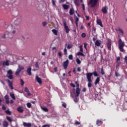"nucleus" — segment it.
<instances>
[{
	"label": "nucleus",
	"mask_w": 127,
	"mask_h": 127,
	"mask_svg": "<svg viewBox=\"0 0 127 127\" xmlns=\"http://www.w3.org/2000/svg\"><path fill=\"white\" fill-rule=\"evenodd\" d=\"M119 49L121 52H124V47H125V42H123L122 39H119Z\"/></svg>",
	"instance_id": "obj_1"
},
{
	"label": "nucleus",
	"mask_w": 127,
	"mask_h": 127,
	"mask_svg": "<svg viewBox=\"0 0 127 127\" xmlns=\"http://www.w3.org/2000/svg\"><path fill=\"white\" fill-rule=\"evenodd\" d=\"M98 3L99 0H90L88 4H90L91 7H95Z\"/></svg>",
	"instance_id": "obj_2"
},
{
	"label": "nucleus",
	"mask_w": 127,
	"mask_h": 127,
	"mask_svg": "<svg viewBox=\"0 0 127 127\" xmlns=\"http://www.w3.org/2000/svg\"><path fill=\"white\" fill-rule=\"evenodd\" d=\"M17 21H18V20H16V21H14V24L12 25L11 27L10 26H8L9 28H11V30L10 31V33L12 34H14L16 31H15V24H17Z\"/></svg>",
	"instance_id": "obj_3"
},
{
	"label": "nucleus",
	"mask_w": 127,
	"mask_h": 127,
	"mask_svg": "<svg viewBox=\"0 0 127 127\" xmlns=\"http://www.w3.org/2000/svg\"><path fill=\"white\" fill-rule=\"evenodd\" d=\"M75 84L76 85V89L75 90V93H76V96H80V93L81 92V89L79 87H80V85L78 83L77 81H75Z\"/></svg>",
	"instance_id": "obj_4"
},
{
	"label": "nucleus",
	"mask_w": 127,
	"mask_h": 127,
	"mask_svg": "<svg viewBox=\"0 0 127 127\" xmlns=\"http://www.w3.org/2000/svg\"><path fill=\"white\" fill-rule=\"evenodd\" d=\"M22 70H24V67L21 65H19L18 68L15 72V75H16V76H19V73H20V71H22Z\"/></svg>",
	"instance_id": "obj_5"
},
{
	"label": "nucleus",
	"mask_w": 127,
	"mask_h": 127,
	"mask_svg": "<svg viewBox=\"0 0 127 127\" xmlns=\"http://www.w3.org/2000/svg\"><path fill=\"white\" fill-rule=\"evenodd\" d=\"M7 77L10 80H12L13 79V76L12 75V70L11 69H9L7 71Z\"/></svg>",
	"instance_id": "obj_6"
},
{
	"label": "nucleus",
	"mask_w": 127,
	"mask_h": 127,
	"mask_svg": "<svg viewBox=\"0 0 127 127\" xmlns=\"http://www.w3.org/2000/svg\"><path fill=\"white\" fill-rule=\"evenodd\" d=\"M86 78L88 81H92V76H93V72H88L86 74Z\"/></svg>",
	"instance_id": "obj_7"
},
{
	"label": "nucleus",
	"mask_w": 127,
	"mask_h": 127,
	"mask_svg": "<svg viewBox=\"0 0 127 127\" xmlns=\"http://www.w3.org/2000/svg\"><path fill=\"white\" fill-rule=\"evenodd\" d=\"M63 65L64 69L66 70V69H67V67H68V65H69V60H66V61L63 63Z\"/></svg>",
	"instance_id": "obj_8"
},
{
	"label": "nucleus",
	"mask_w": 127,
	"mask_h": 127,
	"mask_svg": "<svg viewBox=\"0 0 127 127\" xmlns=\"http://www.w3.org/2000/svg\"><path fill=\"white\" fill-rule=\"evenodd\" d=\"M17 112H18V113H20L21 114L24 112V110H23V107H18L17 108Z\"/></svg>",
	"instance_id": "obj_9"
},
{
	"label": "nucleus",
	"mask_w": 127,
	"mask_h": 127,
	"mask_svg": "<svg viewBox=\"0 0 127 127\" xmlns=\"http://www.w3.org/2000/svg\"><path fill=\"white\" fill-rule=\"evenodd\" d=\"M36 81L39 83V84H42V80H41V78H40L38 76H36Z\"/></svg>",
	"instance_id": "obj_10"
},
{
	"label": "nucleus",
	"mask_w": 127,
	"mask_h": 127,
	"mask_svg": "<svg viewBox=\"0 0 127 127\" xmlns=\"http://www.w3.org/2000/svg\"><path fill=\"white\" fill-rule=\"evenodd\" d=\"M64 27L66 33H69V31H70V29H69V27L68 26H66V23H64Z\"/></svg>",
	"instance_id": "obj_11"
},
{
	"label": "nucleus",
	"mask_w": 127,
	"mask_h": 127,
	"mask_svg": "<svg viewBox=\"0 0 127 127\" xmlns=\"http://www.w3.org/2000/svg\"><path fill=\"white\" fill-rule=\"evenodd\" d=\"M101 44H102V41H101V40H97L95 43V45L96 46H101Z\"/></svg>",
	"instance_id": "obj_12"
},
{
	"label": "nucleus",
	"mask_w": 127,
	"mask_h": 127,
	"mask_svg": "<svg viewBox=\"0 0 127 127\" xmlns=\"http://www.w3.org/2000/svg\"><path fill=\"white\" fill-rule=\"evenodd\" d=\"M7 82L8 83V86L9 88H10L11 90H13V87L12 86V82L10 81V80H8Z\"/></svg>",
	"instance_id": "obj_13"
},
{
	"label": "nucleus",
	"mask_w": 127,
	"mask_h": 127,
	"mask_svg": "<svg viewBox=\"0 0 127 127\" xmlns=\"http://www.w3.org/2000/svg\"><path fill=\"white\" fill-rule=\"evenodd\" d=\"M76 92L74 93V97H73V101L74 102H75V103H77L78 101H79V98H78V97H79V96H76Z\"/></svg>",
	"instance_id": "obj_14"
},
{
	"label": "nucleus",
	"mask_w": 127,
	"mask_h": 127,
	"mask_svg": "<svg viewBox=\"0 0 127 127\" xmlns=\"http://www.w3.org/2000/svg\"><path fill=\"white\" fill-rule=\"evenodd\" d=\"M74 3L76 6H80V1L79 0H74Z\"/></svg>",
	"instance_id": "obj_15"
},
{
	"label": "nucleus",
	"mask_w": 127,
	"mask_h": 127,
	"mask_svg": "<svg viewBox=\"0 0 127 127\" xmlns=\"http://www.w3.org/2000/svg\"><path fill=\"white\" fill-rule=\"evenodd\" d=\"M27 72L28 73V75L29 76H31L32 73H31V67H29L27 69Z\"/></svg>",
	"instance_id": "obj_16"
},
{
	"label": "nucleus",
	"mask_w": 127,
	"mask_h": 127,
	"mask_svg": "<svg viewBox=\"0 0 127 127\" xmlns=\"http://www.w3.org/2000/svg\"><path fill=\"white\" fill-rule=\"evenodd\" d=\"M118 31L119 32V34H118L119 36H123L124 35V31L122 30V29H119Z\"/></svg>",
	"instance_id": "obj_17"
},
{
	"label": "nucleus",
	"mask_w": 127,
	"mask_h": 127,
	"mask_svg": "<svg viewBox=\"0 0 127 127\" xmlns=\"http://www.w3.org/2000/svg\"><path fill=\"white\" fill-rule=\"evenodd\" d=\"M41 109L44 112H48V108L46 107L45 106H41Z\"/></svg>",
	"instance_id": "obj_18"
},
{
	"label": "nucleus",
	"mask_w": 127,
	"mask_h": 127,
	"mask_svg": "<svg viewBox=\"0 0 127 127\" xmlns=\"http://www.w3.org/2000/svg\"><path fill=\"white\" fill-rule=\"evenodd\" d=\"M111 45H112V43H111V42H109L107 44V47H108V50H109V51H111V50H112V48H111Z\"/></svg>",
	"instance_id": "obj_19"
},
{
	"label": "nucleus",
	"mask_w": 127,
	"mask_h": 127,
	"mask_svg": "<svg viewBox=\"0 0 127 127\" xmlns=\"http://www.w3.org/2000/svg\"><path fill=\"white\" fill-rule=\"evenodd\" d=\"M102 11L103 12V13H108V9H107V7H102Z\"/></svg>",
	"instance_id": "obj_20"
},
{
	"label": "nucleus",
	"mask_w": 127,
	"mask_h": 127,
	"mask_svg": "<svg viewBox=\"0 0 127 127\" xmlns=\"http://www.w3.org/2000/svg\"><path fill=\"white\" fill-rule=\"evenodd\" d=\"M97 23L99 25H100L101 27H103V24H102V21L100 19H97Z\"/></svg>",
	"instance_id": "obj_21"
},
{
	"label": "nucleus",
	"mask_w": 127,
	"mask_h": 127,
	"mask_svg": "<svg viewBox=\"0 0 127 127\" xmlns=\"http://www.w3.org/2000/svg\"><path fill=\"white\" fill-rule=\"evenodd\" d=\"M52 31L53 32V33H54V34H55V35H58V31H57L56 29H53V30H52Z\"/></svg>",
	"instance_id": "obj_22"
},
{
	"label": "nucleus",
	"mask_w": 127,
	"mask_h": 127,
	"mask_svg": "<svg viewBox=\"0 0 127 127\" xmlns=\"http://www.w3.org/2000/svg\"><path fill=\"white\" fill-rule=\"evenodd\" d=\"M100 83V77H97L95 81V85H98Z\"/></svg>",
	"instance_id": "obj_23"
},
{
	"label": "nucleus",
	"mask_w": 127,
	"mask_h": 127,
	"mask_svg": "<svg viewBox=\"0 0 127 127\" xmlns=\"http://www.w3.org/2000/svg\"><path fill=\"white\" fill-rule=\"evenodd\" d=\"M63 7L65 10L68 9V8H69V5L66 4H63Z\"/></svg>",
	"instance_id": "obj_24"
},
{
	"label": "nucleus",
	"mask_w": 127,
	"mask_h": 127,
	"mask_svg": "<svg viewBox=\"0 0 127 127\" xmlns=\"http://www.w3.org/2000/svg\"><path fill=\"white\" fill-rule=\"evenodd\" d=\"M103 124V121L98 120L96 122V125L97 126H101Z\"/></svg>",
	"instance_id": "obj_25"
},
{
	"label": "nucleus",
	"mask_w": 127,
	"mask_h": 127,
	"mask_svg": "<svg viewBox=\"0 0 127 127\" xmlns=\"http://www.w3.org/2000/svg\"><path fill=\"white\" fill-rule=\"evenodd\" d=\"M3 66H8L9 65V63H8V61H6L3 62Z\"/></svg>",
	"instance_id": "obj_26"
},
{
	"label": "nucleus",
	"mask_w": 127,
	"mask_h": 127,
	"mask_svg": "<svg viewBox=\"0 0 127 127\" xmlns=\"http://www.w3.org/2000/svg\"><path fill=\"white\" fill-rule=\"evenodd\" d=\"M77 56H84V54L82 52H78L76 53Z\"/></svg>",
	"instance_id": "obj_27"
},
{
	"label": "nucleus",
	"mask_w": 127,
	"mask_h": 127,
	"mask_svg": "<svg viewBox=\"0 0 127 127\" xmlns=\"http://www.w3.org/2000/svg\"><path fill=\"white\" fill-rule=\"evenodd\" d=\"M10 96L13 100H15V96H14V94L11 92L10 93Z\"/></svg>",
	"instance_id": "obj_28"
},
{
	"label": "nucleus",
	"mask_w": 127,
	"mask_h": 127,
	"mask_svg": "<svg viewBox=\"0 0 127 127\" xmlns=\"http://www.w3.org/2000/svg\"><path fill=\"white\" fill-rule=\"evenodd\" d=\"M74 13V9L70 8L69 10V14L70 15H73V14Z\"/></svg>",
	"instance_id": "obj_29"
},
{
	"label": "nucleus",
	"mask_w": 127,
	"mask_h": 127,
	"mask_svg": "<svg viewBox=\"0 0 127 127\" xmlns=\"http://www.w3.org/2000/svg\"><path fill=\"white\" fill-rule=\"evenodd\" d=\"M8 126V123H7V122L4 121L3 123V126L4 127H7Z\"/></svg>",
	"instance_id": "obj_30"
},
{
	"label": "nucleus",
	"mask_w": 127,
	"mask_h": 127,
	"mask_svg": "<svg viewBox=\"0 0 127 127\" xmlns=\"http://www.w3.org/2000/svg\"><path fill=\"white\" fill-rule=\"evenodd\" d=\"M88 84H87V86L88 87V88H91L92 87V81H88Z\"/></svg>",
	"instance_id": "obj_31"
},
{
	"label": "nucleus",
	"mask_w": 127,
	"mask_h": 127,
	"mask_svg": "<svg viewBox=\"0 0 127 127\" xmlns=\"http://www.w3.org/2000/svg\"><path fill=\"white\" fill-rule=\"evenodd\" d=\"M76 62L77 63V64H81V61L80 60V59H79V58H77L76 59Z\"/></svg>",
	"instance_id": "obj_32"
},
{
	"label": "nucleus",
	"mask_w": 127,
	"mask_h": 127,
	"mask_svg": "<svg viewBox=\"0 0 127 127\" xmlns=\"http://www.w3.org/2000/svg\"><path fill=\"white\" fill-rule=\"evenodd\" d=\"M74 20H75V22H78L79 21V18H78V17H77L76 16H75Z\"/></svg>",
	"instance_id": "obj_33"
},
{
	"label": "nucleus",
	"mask_w": 127,
	"mask_h": 127,
	"mask_svg": "<svg viewBox=\"0 0 127 127\" xmlns=\"http://www.w3.org/2000/svg\"><path fill=\"white\" fill-rule=\"evenodd\" d=\"M6 120H7V121H8V122H10V123H11V122H12V120H11V118H10V117H9L7 116Z\"/></svg>",
	"instance_id": "obj_34"
},
{
	"label": "nucleus",
	"mask_w": 127,
	"mask_h": 127,
	"mask_svg": "<svg viewBox=\"0 0 127 127\" xmlns=\"http://www.w3.org/2000/svg\"><path fill=\"white\" fill-rule=\"evenodd\" d=\"M21 86H23L24 85V81L22 79H20Z\"/></svg>",
	"instance_id": "obj_35"
},
{
	"label": "nucleus",
	"mask_w": 127,
	"mask_h": 127,
	"mask_svg": "<svg viewBox=\"0 0 127 127\" xmlns=\"http://www.w3.org/2000/svg\"><path fill=\"white\" fill-rule=\"evenodd\" d=\"M84 46L85 49H86V51H87V46H88V43H84Z\"/></svg>",
	"instance_id": "obj_36"
},
{
	"label": "nucleus",
	"mask_w": 127,
	"mask_h": 127,
	"mask_svg": "<svg viewBox=\"0 0 127 127\" xmlns=\"http://www.w3.org/2000/svg\"><path fill=\"white\" fill-rule=\"evenodd\" d=\"M68 59H69V60H73V55H69Z\"/></svg>",
	"instance_id": "obj_37"
},
{
	"label": "nucleus",
	"mask_w": 127,
	"mask_h": 127,
	"mask_svg": "<svg viewBox=\"0 0 127 127\" xmlns=\"http://www.w3.org/2000/svg\"><path fill=\"white\" fill-rule=\"evenodd\" d=\"M93 74H94V76H95V77H98V73H97V71L93 72Z\"/></svg>",
	"instance_id": "obj_38"
},
{
	"label": "nucleus",
	"mask_w": 127,
	"mask_h": 127,
	"mask_svg": "<svg viewBox=\"0 0 127 127\" xmlns=\"http://www.w3.org/2000/svg\"><path fill=\"white\" fill-rule=\"evenodd\" d=\"M79 49H80V52H83V45H81L80 46H79Z\"/></svg>",
	"instance_id": "obj_39"
},
{
	"label": "nucleus",
	"mask_w": 127,
	"mask_h": 127,
	"mask_svg": "<svg viewBox=\"0 0 127 127\" xmlns=\"http://www.w3.org/2000/svg\"><path fill=\"white\" fill-rule=\"evenodd\" d=\"M42 24V26L44 27L46 26V25H47V23L46 22H43Z\"/></svg>",
	"instance_id": "obj_40"
},
{
	"label": "nucleus",
	"mask_w": 127,
	"mask_h": 127,
	"mask_svg": "<svg viewBox=\"0 0 127 127\" xmlns=\"http://www.w3.org/2000/svg\"><path fill=\"white\" fill-rule=\"evenodd\" d=\"M72 47H73V45H68L67 48V49H71V48H72Z\"/></svg>",
	"instance_id": "obj_41"
},
{
	"label": "nucleus",
	"mask_w": 127,
	"mask_h": 127,
	"mask_svg": "<svg viewBox=\"0 0 127 127\" xmlns=\"http://www.w3.org/2000/svg\"><path fill=\"white\" fill-rule=\"evenodd\" d=\"M81 37H82V38H85V37H86V33H82Z\"/></svg>",
	"instance_id": "obj_42"
},
{
	"label": "nucleus",
	"mask_w": 127,
	"mask_h": 127,
	"mask_svg": "<svg viewBox=\"0 0 127 127\" xmlns=\"http://www.w3.org/2000/svg\"><path fill=\"white\" fill-rule=\"evenodd\" d=\"M27 108H31V104L30 103H27Z\"/></svg>",
	"instance_id": "obj_43"
},
{
	"label": "nucleus",
	"mask_w": 127,
	"mask_h": 127,
	"mask_svg": "<svg viewBox=\"0 0 127 127\" xmlns=\"http://www.w3.org/2000/svg\"><path fill=\"white\" fill-rule=\"evenodd\" d=\"M24 91L26 92V93H27V92H29V89H28V88L27 87H25Z\"/></svg>",
	"instance_id": "obj_44"
},
{
	"label": "nucleus",
	"mask_w": 127,
	"mask_h": 127,
	"mask_svg": "<svg viewBox=\"0 0 127 127\" xmlns=\"http://www.w3.org/2000/svg\"><path fill=\"white\" fill-rule=\"evenodd\" d=\"M64 54L65 55H67V49L65 48L64 50Z\"/></svg>",
	"instance_id": "obj_45"
},
{
	"label": "nucleus",
	"mask_w": 127,
	"mask_h": 127,
	"mask_svg": "<svg viewBox=\"0 0 127 127\" xmlns=\"http://www.w3.org/2000/svg\"><path fill=\"white\" fill-rule=\"evenodd\" d=\"M35 67L36 68H39V65H38V62H36L35 64Z\"/></svg>",
	"instance_id": "obj_46"
},
{
	"label": "nucleus",
	"mask_w": 127,
	"mask_h": 127,
	"mask_svg": "<svg viewBox=\"0 0 127 127\" xmlns=\"http://www.w3.org/2000/svg\"><path fill=\"white\" fill-rule=\"evenodd\" d=\"M5 113H6V114H7L8 115H10V114H11L10 111H9V110H6Z\"/></svg>",
	"instance_id": "obj_47"
},
{
	"label": "nucleus",
	"mask_w": 127,
	"mask_h": 127,
	"mask_svg": "<svg viewBox=\"0 0 127 127\" xmlns=\"http://www.w3.org/2000/svg\"><path fill=\"white\" fill-rule=\"evenodd\" d=\"M101 74H102V75L105 74V71H104V69H103V68H101Z\"/></svg>",
	"instance_id": "obj_48"
},
{
	"label": "nucleus",
	"mask_w": 127,
	"mask_h": 127,
	"mask_svg": "<svg viewBox=\"0 0 127 127\" xmlns=\"http://www.w3.org/2000/svg\"><path fill=\"white\" fill-rule=\"evenodd\" d=\"M80 122H79L78 121H75V125H80Z\"/></svg>",
	"instance_id": "obj_49"
},
{
	"label": "nucleus",
	"mask_w": 127,
	"mask_h": 127,
	"mask_svg": "<svg viewBox=\"0 0 127 127\" xmlns=\"http://www.w3.org/2000/svg\"><path fill=\"white\" fill-rule=\"evenodd\" d=\"M77 71L78 72H81V67H78L77 68Z\"/></svg>",
	"instance_id": "obj_50"
},
{
	"label": "nucleus",
	"mask_w": 127,
	"mask_h": 127,
	"mask_svg": "<svg viewBox=\"0 0 127 127\" xmlns=\"http://www.w3.org/2000/svg\"><path fill=\"white\" fill-rule=\"evenodd\" d=\"M52 2L53 5H56V4H55V0H52Z\"/></svg>",
	"instance_id": "obj_51"
},
{
	"label": "nucleus",
	"mask_w": 127,
	"mask_h": 127,
	"mask_svg": "<svg viewBox=\"0 0 127 127\" xmlns=\"http://www.w3.org/2000/svg\"><path fill=\"white\" fill-rule=\"evenodd\" d=\"M81 5L83 10H85V5L84 4H82Z\"/></svg>",
	"instance_id": "obj_52"
},
{
	"label": "nucleus",
	"mask_w": 127,
	"mask_h": 127,
	"mask_svg": "<svg viewBox=\"0 0 127 127\" xmlns=\"http://www.w3.org/2000/svg\"><path fill=\"white\" fill-rule=\"evenodd\" d=\"M120 60H121V57H117V62H119V61H120Z\"/></svg>",
	"instance_id": "obj_53"
},
{
	"label": "nucleus",
	"mask_w": 127,
	"mask_h": 127,
	"mask_svg": "<svg viewBox=\"0 0 127 127\" xmlns=\"http://www.w3.org/2000/svg\"><path fill=\"white\" fill-rule=\"evenodd\" d=\"M62 106H63V107H64V108H66V103H63Z\"/></svg>",
	"instance_id": "obj_54"
},
{
	"label": "nucleus",
	"mask_w": 127,
	"mask_h": 127,
	"mask_svg": "<svg viewBox=\"0 0 127 127\" xmlns=\"http://www.w3.org/2000/svg\"><path fill=\"white\" fill-rule=\"evenodd\" d=\"M4 98H5V100H8V99H9L8 95H5Z\"/></svg>",
	"instance_id": "obj_55"
},
{
	"label": "nucleus",
	"mask_w": 127,
	"mask_h": 127,
	"mask_svg": "<svg viewBox=\"0 0 127 127\" xmlns=\"http://www.w3.org/2000/svg\"><path fill=\"white\" fill-rule=\"evenodd\" d=\"M6 109V108L5 107V106H4V105H2V110H5Z\"/></svg>",
	"instance_id": "obj_56"
},
{
	"label": "nucleus",
	"mask_w": 127,
	"mask_h": 127,
	"mask_svg": "<svg viewBox=\"0 0 127 127\" xmlns=\"http://www.w3.org/2000/svg\"><path fill=\"white\" fill-rule=\"evenodd\" d=\"M58 55L60 57H61L62 56V53L61 52H59Z\"/></svg>",
	"instance_id": "obj_57"
},
{
	"label": "nucleus",
	"mask_w": 127,
	"mask_h": 127,
	"mask_svg": "<svg viewBox=\"0 0 127 127\" xmlns=\"http://www.w3.org/2000/svg\"><path fill=\"white\" fill-rule=\"evenodd\" d=\"M70 86H71V87H73V88H75L76 87V85H75L73 83H71L70 84Z\"/></svg>",
	"instance_id": "obj_58"
},
{
	"label": "nucleus",
	"mask_w": 127,
	"mask_h": 127,
	"mask_svg": "<svg viewBox=\"0 0 127 127\" xmlns=\"http://www.w3.org/2000/svg\"><path fill=\"white\" fill-rule=\"evenodd\" d=\"M52 49H53V50H56V52H57V50L56 47H53L52 48Z\"/></svg>",
	"instance_id": "obj_59"
},
{
	"label": "nucleus",
	"mask_w": 127,
	"mask_h": 127,
	"mask_svg": "<svg viewBox=\"0 0 127 127\" xmlns=\"http://www.w3.org/2000/svg\"><path fill=\"white\" fill-rule=\"evenodd\" d=\"M27 96H31V93H30V92H27Z\"/></svg>",
	"instance_id": "obj_60"
},
{
	"label": "nucleus",
	"mask_w": 127,
	"mask_h": 127,
	"mask_svg": "<svg viewBox=\"0 0 127 127\" xmlns=\"http://www.w3.org/2000/svg\"><path fill=\"white\" fill-rule=\"evenodd\" d=\"M86 91H87V89H86V88H84L82 89V92H86Z\"/></svg>",
	"instance_id": "obj_61"
},
{
	"label": "nucleus",
	"mask_w": 127,
	"mask_h": 127,
	"mask_svg": "<svg viewBox=\"0 0 127 127\" xmlns=\"http://www.w3.org/2000/svg\"><path fill=\"white\" fill-rule=\"evenodd\" d=\"M85 17L87 20H89V19H90V17H89V16H86Z\"/></svg>",
	"instance_id": "obj_62"
},
{
	"label": "nucleus",
	"mask_w": 127,
	"mask_h": 127,
	"mask_svg": "<svg viewBox=\"0 0 127 127\" xmlns=\"http://www.w3.org/2000/svg\"><path fill=\"white\" fill-rule=\"evenodd\" d=\"M6 104H9V101L8 99H6Z\"/></svg>",
	"instance_id": "obj_63"
},
{
	"label": "nucleus",
	"mask_w": 127,
	"mask_h": 127,
	"mask_svg": "<svg viewBox=\"0 0 127 127\" xmlns=\"http://www.w3.org/2000/svg\"><path fill=\"white\" fill-rule=\"evenodd\" d=\"M118 64L116 65V68H118L119 67V66H120V64L119 63V62H117Z\"/></svg>",
	"instance_id": "obj_64"
}]
</instances>
